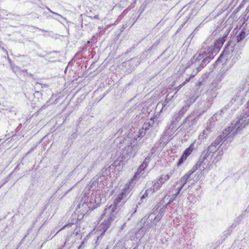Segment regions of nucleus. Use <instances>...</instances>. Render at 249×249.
<instances>
[{
	"instance_id": "2eb2a0df",
	"label": "nucleus",
	"mask_w": 249,
	"mask_h": 249,
	"mask_svg": "<svg viewBox=\"0 0 249 249\" xmlns=\"http://www.w3.org/2000/svg\"><path fill=\"white\" fill-rule=\"evenodd\" d=\"M186 84V83L184 82V81L181 84H180V87H183Z\"/></svg>"
},
{
	"instance_id": "ddd939ff",
	"label": "nucleus",
	"mask_w": 249,
	"mask_h": 249,
	"mask_svg": "<svg viewBox=\"0 0 249 249\" xmlns=\"http://www.w3.org/2000/svg\"><path fill=\"white\" fill-rule=\"evenodd\" d=\"M147 195H148L147 193H145L144 194L141 196V199H143L145 198V197L146 196H147Z\"/></svg>"
},
{
	"instance_id": "7ed1b4c3",
	"label": "nucleus",
	"mask_w": 249,
	"mask_h": 249,
	"mask_svg": "<svg viewBox=\"0 0 249 249\" xmlns=\"http://www.w3.org/2000/svg\"><path fill=\"white\" fill-rule=\"evenodd\" d=\"M129 188V186L126 185V186L122 190L121 193L119 194L114 199L113 204L110 205L117 209L118 204L120 203L125 197H126Z\"/></svg>"
},
{
	"instance_id": "a211bd4d",
	"label": "nucleus",
	"mask_w": 249,
	"mask_h": 249,
	"mask_svg": "<svg viewBox=\"0 0 249 249\" xmlns=\"http://www.w3.org/2000/svg\"><path fill=\"white\" fill-rule=\"evenodd\" d=\"M143 128H142L141 129H140V131H142V132L143 131Z\"/></svg>"
},
{
	"instance_id": "39448f33",
	"label": "nucleus",
	"mask_w": 249,
	"mask_h": 249,
	"mask_svg": "<svg viewBox=\"0 0 249 249\" xmlns=\"http://www.w3.org/2000/svg\"><path fill=\"white\" fill-rule=\"evenodd\" d=\"M225 41L224 37H220L216 40L213 47L211 51V54H212L214 52H219L221 48L224 44Z\"/></svg>"
},
{
	"instance_id": "dca6fc26",
	"label": "nucleus",
	"mask_w": 249,
	"mask_h": 249,
	"mask_svg": "<svg viewBox=\"0 0 249 249\" xmlns=\"http://www.w3.org/2000/svg\"><path fill=\"white\" fill-rule=\"evenodd\" d=\"M222 55H223V54H221L219 56V58H218V59H217V61H219V60H220L221 58L222 57Z\"/></svg>"
},
{
	"instance_id": "f3484780",
	"label": "nucleus",
	"mask_w": 249,
	"mask_h": 249,
	"mask_svg": "<svg viewBox=\"0 0 249 249\" xmlns=\"http://www.w3.org/2000/svg\"><path fill=\"white\" fill-rule=\"evenodd\" d=\"M182 87H180V85L177 87L178 89H179Z\"/></svg>"
},
{
	"instance_id": "6ab92c4d",
	"label": "nucleus",
	"mask_w": 249,
	"mask_h": 249,
	"mask_svg": "<svg viewBox=\"0 0 249 249\" xmlns=\"http://www.w3.org/2000/svg\"><path fill=\"white\" fill-rule=\"evenodd\" d=\"M65 227H66V226H64V227L62 229L64 228Z\"/></svg>"
},
{
	"instance_id": "423d86ee",
	"label": "nucleus",
	"mask_w": 249,
	"mask_h": 249,
	"mask_svg": "<svg viewBox=\"0 0 249 249\" xmlns=\"http://www.w3.org/2000/svg\"><path fill=\"white\" fill-rule=\"evenodd\" d=\"M194 143H191L190 146L186 148L183 152V154L188 157L193 151L194 149Z\"/></svg>"
},
{
	"instance_id": "f03ea898",
	"label": "nucleus",
	"mask_w": 249,
	"mask_h": 249,
	"mask_svg": "<svg viewBox=\"0 0 249 249\" xmlns=\"http://www.w3.org/2000/svg\"><path fill=\"white\" fill-rule=\"evenodd\" d=\"M206 158V157L205 156L201 160H198L195 165L182 177V178L184 179L183 184H185L187 182L188 179L190 178V176L200 167Z\"/></svg>"
},
{
	"instance_id": "4468645a",
	"label": "nucleus",
	"mask_w": 249,
	"mask_h": 249,
	"mask_svg": "<svg viewBox=\"0 0 249 249\" xmlns=\"http://www.w3.org/2000/svg\"><path fill=\"white\" fill-rule=\"evenodd\" d=\"M221 140V138H219L217 139L215 141V143H216L217 144L219 143L220 142Z\"/></svg>"
},
{
	"instance_id": "9d476101",
	"label": "nucleus",
	"mask_w": 249,
	"mask_h": 249,
	"mask_svg": "<svg viewBox=\"0 0 249 249\" xmlns=\"http://www.w3.org/2000/svg\"><path fill=\"white\" fill-rule=\"evenodd\" d=\"M14 71L17 75H21L22 73H27V70H20L19 68L16 67L14 69Z\"/></svg>"
},
{
	"instance_id": "1a4fd4ad",
	"label": "nucleus",
	"mask_w": 249,
	"mask_h": 249,
	"mask_svg": "<svg viewBox=\"0 0 249 249\" xmlns=\"http://www.w3.org/2000/svg\"><path fill=\"white\" fill-rule=\"evenodd\" d=\"M246 36V34L244 31H241L236 36L238 42L241 41Z\"/></svg>"
},
{
	"instance_id": "0eeeda50",
	"label": "nucleus",
	"mask_w": 249,
	"mask_h": 249,
	"mask_svg": "<svg viewBox=\"0 0 249 249\" xmlns=\"http://www.w3.org/2000/svg\"><path fill=\"white\" fill-rule=\"evenodd\" d=\"M187 156L182 154L178 162L177 163V166L179 167L183 163V162L187 160Z\"/></svg>"
},
{
	"instance_id": "f257e3e1",
	"label": "nucleus",
	"mask_w": 249,
	"mask_h": 249,
	"mask_svg": "<svg viewBox=\"0 0 249 249\" xmlns=\"http://www.w3.org/2000/svg\"><path fill=\"white\" fill-rule=\"evenodd\" d=\"M117 209L111 205L106 206L104 209L101 218L105 219L101 224L103 233L110 227L111 223L115 219L117 213Z\"/></svg>"
},
{
	"instance_id": "f8f14e48",
	"label": "nucleus",
	"mask_w": 249,
	"mask_h": 249,
	"mask_svg": "<svg viewBox=\"0 0 249 249\" xmlns=\"http://www.w3.org/2000/svg\"><path fill=\"white\" fill-rule=\"evenodd\" d=\"M194 76V75H191L190 76L189 78H187L185 79V80L184 81V82L186 84L187 82H188L191 78L193 77Z\"/></svg>"
},
{
	"instance_id": "20e7f679",
	"label": "nucleus",
	"mask_w": 249,
	"mask_h": 249,
	"mask_svg": "<svg viewBox=\"0 0 249 249\" xmlns=\"http://www.w3.org/2000/svg\"><path fill=\"white\" fill-rule=\"evenodd\" d=\"M170 177L168 174L160 175L157 179L156 181L154 183V187L157 189L159 190L160 188L167 181H168Z\"/></svg>"
},
{
	"instance_id": "9b49d317",
	"label": "nucleus",
	"mask_w": 249,
	"mask_h": 249,
	"mask_svg": "<svg viewBox=\"0 0 249 249\" xmlns=\"http://www.w3.org/2000/svg\"><path fill=\"white\" fill-rule=\"evenodd\" d=\"M144 164V162H143V163L141 165V166H140L139 169H138V171H137V172L135 173V175H134V177H133V179H134L135 178H137V176L140 174V172H139V169H140L143 166ZM147 165H147V164L145 163V167H147Z\"/></svg>"
},
{
	"instance_id": "6e6552de",
	"label": "nucleus",
	"mask_w": 249,
	"mask_h": 249,
	"mask_svg": "<svg viewBox=\"0 0 249 249\" xmlns=\"http://www.w3.org/2000/svg\"><path fill=\"white\" fill-rule=\"evenodd\" d=\"M187 156L182 154L178 162L177 163V166L179 167L183 163V162L187 160Z\"/></svg>"
}]
</instances>
